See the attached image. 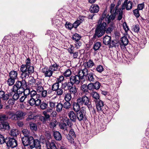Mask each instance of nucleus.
Here are the masks:
<instances>
[{"instance_id":"obj_1","label":"nucleus","mask_w":149,"mask_h":149,"mask_svg":"<svg viewBox=\"0 0 149 149\" xmlns=\"http://www.w3.org/2000/svg\"><path fill=\"white\" fill-rule=\"evenodd\" d=\"M28 89L26 83L25 81H18L16 82L12 88V91L14 93L17 92L21 94L24 91Z\"/></svg>"},{"instance_id":"obj_2","label":"nucleus","mask_w":149,"mask_h":149,"mask_svg":"<svg viewBox=\"0 0 149 149\" xmlns=\"http://www.w3.org/2000/svg\"><path fill=\"white\" fill-rule=\"evenodd\" d=\"M106 26L105 23L97 24L92 39L95 40L97 38H100L103 36L105 33Z\"/></svg>"},{"instance_id":"obj_3","label":"nucleus","mask_w":149,"mask_h":149,"mask_svg":"<svg viewBox=\"0 0 149 149\" xmlns=\"http://www.w3.org/2000/svg\"><path fill=\"white\" fill-rule=\"evenodd\" d=\"M107 11H104L103 12L101 18L98 20L97 22V24H102L103 23H105L106 26H107V23L105 22H103L102 21L104 19L105 21L107 23L109 24L111 21H113L116 18V15L115 13L111 14L110 15L109 14H108L106 15Z\"/></svg>"},{"instance_id":"obj_4","label":"nucleus","mask_w":149,"mask_h":149,"mask_svg":"<svg viewBox=\"0 0 149 149\" xmlns=\"http://www.w3.org/2000/svg\"><path fill=\"white\" fill-rule=\"evenodd\" d=\"M94 102H95L96 109L98 111L102 112L104 113V112L107 111L108 109V107L104 104L103 102L100 100H94Z\"/></svg>"},{"instance_id":"obj_5","label":"nucleus","mask_w":149,"mask_h":149,"mask_svg":"<svg viewBox=\"0 0 149 149\" xmlns=\"http://www.w3.org/2000/svg\"><path fill=\"white\" fill-rule=\"evenodd\" d=\"M51 112H52L51 109H47L46 110L42 112V114L44 116H40L39 117V120L43 124H45L47 121L50 120L51 119L50 113Z\"/></svg>"},{"instance_id":"obj_6","label":"nucleus","mask_w":149,"mask_h":149,"mask_svg":"<svg viewBox=\"0 0 149 149\" xmlns=\"http://www.w3.org/2000/svg\"><path fill=\"white\" fill-rule=\"evenodd\" d=\"M81 105L83 104L86 106L89 109L92 108V105L90 102V99L85 95H83L82 97L78 98Z\"/></svg>"},{"instance_id":"obj_7","label":"nucleus","mask_w":149,"mask_h":149,"mask_svg":"<svg viewBox=\"0 0 149 149\" xmlns=\"http://www.w3.org/2000/svg\"><path fill=\"white\" fill-rule=\"evenodd\" d=\"M76 112L77 119L80 122L84 121L86 120L85 110L83 109H81L80 111Z\"/></svg>"},{"instance_id":"obj_8","label":"nucleus","mask_w":149,"mask_h":149,"mask_svg":"<svg viewBox=\"0 0 149 149\" xmlns=\"http://www.w3.org/2000/svg\"><path fill=\"white\" fill-rule=\"evenodd\" d=\"M120 1H118L117 2V5L115 8V10L114 13H115V15L116 14L117 15L118 14L117 19L119 20H121L122 19L123 17V10H122L121 8H118V7L120 5Z\"/></svg>"},{"instance_id":"obj_9","label":"nucleus","mask_w":149,"mask_h":149,"mask_svg":"<svg viewBox=\"0 0 149 149\" xmlns=\"http://www.w3.org/2000/svg\"><path fill=\"white\" fill-rule=\"evenodd\" d=\"M26 65H22L20 69L21 71L22 72L21 76L23 79H26L28 75L27 72L28 71V68L26 65L28 64V58L26 59Z\"/></svg>"},{"instance_id":"obj_10","label":"nucleus","mask_w":149,"mask_h":149,"mask_svg":"<svg viewBox=\"0 0 149 149\" xmlns=\"http://www.w3.org/2000/svg\"><path fill=\"white\" fill-rule=\"evenodd\" d=\"M26 115V112H23L21 111H18L15 113V117L13 118L14 120H22L24 118V116Z\"/></svg>"},{"instance_id":"obj_11","label":"nucleus","mask_w":149,"mask_h":149,"mask_svg":"<svg viewBox=\"0 0 149 149\" xmlns=\"http://www.w3.org/2000/svg\"><path fill=\"white\" fill-rule=\"evenodd\" d=\"M41 72L44 74L45 77H50L52 76L53 72L50 68L46 67L41 70Z\"/></svg>"},{"instance_id":"obj_12","label":"nucleus","mask_w":149,"mask_h":149,"mask_svg":"<svg viewBox=\"0 0 149 149\" xmlns=\"http://www.w3.org/2000/svg\"><path fill=\"white\" fill-rule=\"evenodd\" d=\"M6 144L8 147L14 148L17 146V143L16 140L15 139L11 138H9Z\"/></svg>"},{"instance_id":"obj_13","label":"nucleus","mask_w":149,"mask_h":149,"mask_svg":"<svg viewBox=\"0 0 149 149\" xmlns=\"http://www.w3.org/2000/svg\"><path fill=\"white\" fill-rule=\"evenodd\" d=\"M80 105H81V104L78 98L76 102H73L72 103V106L73 110L75 112L80 111Z\"/></svg>"},{"instance_id":"obj_14","label":"nucleus","mask_w":149,"mask_h":149,"mask_svg":"<svg viewBox=\"0 0 149 149\" xmlns=\"http://www.w3.org/2000/svg\"><path fill=\"white\" fill-rule=\"evenodd\" d=\"M90 87L91 88V91H93L95 90H98L101 86L100 83L98 81H96L94 83L91 82L90 83Z\"/></svg>"},{"instance_id":"obj_15","label":"nucleus","mask_w":149,"mask_h":149,"mask_svg":"<svg viewBox=\"0 0 149 149\" xmlns=\"http://www.w3.org/2000/svg\"><path fill=\"white\" fill-rule=\"evenodd\" d=\"M10 128L8 122L0 121V130H8Z\"/></svg>"},{"instance_id":"obj_16","label":"nucleus","mask_w":149,"mask_h":149,"mask_svg":"<svg viewBox=\"0 0 149 149\" xmlns=\"http://www.w3.org/2000/svg\"><path fill=\"white\" fill-rule=\"evenodd\" d=\"M111 103L113 107L116 110H118L119 107L118 98L116 97L113 98L111 100Z\"/></svg>"},{"instance_id":"obj_17","label":"nucleus","mask_w":149,"mask_h":149,"mask_svg":"<svg viewBox=\"0 0 149 149\" xmlns=\"http://www.w3.org/2000/svg\"><path fill=\"white\" fill-rule=\"evenodd\" d=\"M90 84H88L87 85L86 84H83L81 86V89L84 93H89V91H91V89L90 87Z\"/></svg>"},{"instance_id":"obj_18","label":"nucleus","mask_w":149,"mask_h":149,"mask_svg":"<svg viewBox=\"0 0 149 149\" xmlns=\"http://www.w3.org/2000/svg\"><path fill=\"white\" fill-rule=\"evenodd\" d=\"M95 77H96V76L92 72H90L89 74H87L85 77L86 80L90 82H93L95 81Z\"/></svg>"},{"instance_id":"obj_19","label":"nucleus","mask_w":149,"mask_h":149,"mask_svg":"<svg viewBox=\"0 0 149 149\" xmlns=\"http://www.w3.org/2000/svg\"><path fill=\"white\" fill-rule=\"evenodd\" d=\"M69 80L72 85L75 84L77 85L79 84L80 81L79 79L76 78V77H74V76L73 75L70 76Z\"/></svg>"},{"instance_id":"obj_20","label":"nucleus","mask_w":149,"mask_h":149,"mask_svg":"<svg viewBox=\"0 0 149 149\" xmlns=\"http://www.w3.org/2000/svg\"><path fill=\"white\" fill-rule=\"evenodd\" d=\"M68 116L71 120L74 122H76L77 119L76 112L75 113L73 111H70L68 113Z\"/></svg>"},{"instance_id":"obj_21","label":"nucleus","mask_w":149,"mask_h":149,"mask_svg":"<svg viewBox=\"0 0 149 149\" xmlns=\"http://www.w3.org/2000/svg\"><path fill=\"white\" fill-rule=\"evenodd\" d=\"M46 144L47 149H57L54 141H52L51 142L48 141Z\"/></svg>"},{"instance_id":"obj_22","label":"nucleus","mask_w":149,"mask_h":149,"mask_svg":"<svg viewBox=\"0 0 149 149\" xmlns=\"http://www.w3.org/2000/svg\"><path fill=\"white\" fill-rule=\"evenodd\" d=\"M72 85L69 80L68 81H64L62 83L61 86L62 88L65 90L66 89L68 90L71 87V86Z\"/></svg>"},{"instance_id":"obj_23","label":"nucleus","mask_w":149,"mask_h":149,"mask_svg":"<svg viewBox=\"0 0 149 149\" xmlns=\"http://www.w3.org/2000/svg\"><path fill=\"white\" fill-rule=\"evenodd\" d=\"M33 145L30 146V148L32 149L35 147L36 149H41L40 142L38 139H35Z\"/></svg>"},{"instance_id":"obj_24","label":"nucleus","mask_w":149,"mask_h":149,"mask_svg":"<svg viewBox=\"0 0 149 149\" xmlns=\"http://www.w3.org/2000/svg\"><path fill=\"white\" fill-rule=\"evenodd\" d=\"M99 10V7L98 5L92 4L90 9V12L91 13H97Z\"/></svg>"},{"instance_id":"obj_25","label":"nucleus","mask_w":149,"mask_h":149,"mask_svg":"<svg viewBox=\"0 0 149 149\" xmlns=\"http://www.w3.org/2000/svg\"><path fill=\"white\" fill-rule=\"evenodd\" d=\"M111 40V37L108 35H106L103 38V42L105 45H108L110 44Z\"/></svg>"},{"instance_id":"obj_26","label":"nucleus","mask_w":149,"mask_h":149,"mask_svg":"<svg viewBox=\"0 0 149 149\" xmlns=\"http://www.w3.org/2000/svg\"><path fill=\"white\" fill-rule=\"evenodd\" d=\"M133 2L130 1H128V3L125 5V6L123 7L122 6L121 9L122 10L125 9V8L127 10H129L131 9L132 7Z\"/></svg>"},{"instance_id":"obj_27","label":"nucleus","mask_w":149,"mask_h":149,"mask_svg":"<svg viewBox=\"0 0 149 149\" xmlns=\"http://www.w3.org/2000/svg\"><path fill=\"white\" fill-rule=\"evenodd\" d=\"M17 72L14 70L11 71L9 73L10 77L15 80L17 78Z\"/></svg>"},{"instance_id":"obj_28","label":"nucleus","mask_w":149,"mask_h":149,"mask_svg":"<svg viewBox=\"0 0 149 149\" xmlns=\"http://www.w3.org/2000/svg\"><path fill=\"white\" fill-rule=\"evenodd\" d=\"M53 136L55 139L60 141L62 139V136L60 133L58 131H55L54 132Z\"/></svg>"},{"instance_id":"obj_29","label":"nucleus","mask_w":149,"mask_h":149,"mask_svg":"<svg viewBox=\"0 0 149 149\" xmlns=\"http://www.w3.org/2000/svg\"><path fill=\"white\" fill-rule=\"evenodd\" d=\"M85 66L88 68H91L94 65L95 63L91 59L89 60L87 62L84 63Z\"/></svg>"},{"instance_id":"obj_30","label":"nucleus","mask_w":149,"mask_h":149,"mask_svg":"<svg viewBox=\"0 0 149 149\" xmlns=\"http://www.w3.org/2000/svg\"><path fill=\"white\" fill-rule=\"evenodd\" d=\"M68 90H69V93L74 95H76L77 92V88L74 85L71 86Z\"/></svg>"},{"instance_id":"obj_31","label":"nucleus","mask_w":149,"mask_h":149,"mask_svg":"<svg viewBox=\"0 0 149 149\" xmlns=\"http://www.w3.org/2000/svg\"><path fill=\"white\" fill-rule=\"evenodd\" d=\"M59 67V65L57 64L56 63H55L53 64H51L49 67L51 70L53 72L54 71H57Z\"/></svg>"},{"instance_id":"obj_32","label":"nucleus","mask_w":149,"mask_h":149,"mask_svg":"<svg viewBox=\"0 0 149 149\" xmlns=\"http://www.w3.org/2000/svg\"><path fill=\"white\" fill-rule=\"evenodd\" d=\"M30 128L32 131L36 132L37 130V126L36 124L32 122L29 123Z\"/></svg>"},{"instance_id":"obj_33","label":"nucleus","mask_w":149,"mask_h":149,"mask_svg":"<svg viewBox=\"0 0 149 149\" xmlns=\"http://www.w3.org/2000/svg\"><path fill=\"white\" fill-rule=\"evenodd\" d=\"M57 104L56 105V111L58 112H60L62 111V109L63 108V104L61 102H57Z\"/></svg>"},{"instance_id":"obj_34","label":"nucleus","mask_w":149,"mask_h":149,"mask_svg":"<svg viewBox=\"0 0 149 149\" xmlns=\"http://www.w3.org/2000/svg\"><path fill=\"white\" fill-rule=\"evenodd\" d=\"M19 132L17 129H13L11 130L10 134L11 136L13 137L17 136L19 134Z\"/></svg>"},{"instance_id":"obj_35","label":"nucleus","mask_w":149,"mask_h":149,"mask_svg":"<svg viewBox=\"0 0 149 149\" xmlns=\"http://www.w3.org/2000/svg\"><path fill=\"white\" fill-rule=\"evenodd\" d=\"M120 41L122 45L124 46L127 45L129 43V40L125 36L121 38Z\"/></svg>"},{"instance_id":"obj_36","label":"nucleus","mask_w":149,"mask_h":149,"mask_svg":"<svg viewBox=\"0 0 149 149\" xmlns=\"http://www.w3.org/2000/svg\"><path fill=\"white\" fill-rule=\"evenodd\" d=\"M91 96L93 98V101L94 100H100V95L98 93L95 92H92L91 94Z\"/></svg>"},{"instance_id":"obj_37","label":"nucleus","mask_w":149,"mask_h":149,"mask_svg":"<svg viewBox=\"0 0 149 149\" xmlns=\"http://www.w3.org/2000/svg\"><path fill=\"white\" fill-rule=\"evenodd\" d=\"M6 115L8 117L10 116L9 118V119H11L12 120H14L13 118L14 117H15V113L14 111H7L6 112Z\"/></svg>"},{"instance_id":"obj_38","label":"nucleus","mask_w":149,"mask_h":149,"mask_svg":"<svg viewBox=\"0 0 149 149\" xmlns=\"http://www.w3.org/2000/svg\"><path fill=\"white\" fill-rule=\"evenodd\" d=\"M101 46V43L99 42H97L95 43L93 48L95 51L99 50Z\"/></svg>"},{"instance_id":"obj_39","label":"nucleus","mask_w":149,"mask_h":149,"mask_svg":"<svg viewBox=\"0 0 149 149\" xmlns=\"http://www.w3.org/2000/svg\"><path fill=\"white\" fill-rule=\"evenodd\" d=\"M35 82L36 80L34 79L33 77L31 76H29V85H33L35 84Z\"/></svg>"},{"instance_id":"obj_40","label":"nucleus","mask_w":149,"mask_h":149,"mask_svg":"<svg viewBox=\"0 0 149 149\" xmlns=\"http://www.w3.org/2000/svg\"><path fill=\"white\" fill-rule=\"evenodd\" d=\"M48 102H45L44 101L42 102L40 106V109L42 110H44L46 109H48Z\"/></svg>"},{"instance_id":"obj_41","label":"nucleus","mask_w":149,"mask_h":149,"mask_svg":"<svg viewBox=\"0 0 149 149\" xmlns=\"http://www.w3.org/2000/svg\"><path fill=\"white\" fill-rule=\"evenodd\" d=\"M63 108L66 110L69 109L71 107V104L68 101H65L63 104Z\"/></svg>"},{"instance_id":"obj_42","label":"nucleus","mask_w":149,"mask_h":149,"mask_svg":"<svg viewBox=\"0 0 149 149\" xmlns=\"http://www.w3.org/2000/svg\"><path fill=\"white\" fill-rule=\"evenodd\" d=\"M36 94L37 92L36 91L33 90H31V89L29 88V96L31 98H33Z\"/></svg>"},{"instance_id":"obj_43","label":"nucleus","mask_w":149,"mask_h":149,"mask_svg":"<svg viewBox=\"0 0 149 149\" xmlns=\"http://www.w3.org/2000/svg\"><path fill=\"white\" fill-rule=\"evenodd\" d=\"M38 117V116L36 115L34 113H29V120H36Z\"/></svg>"},{"instance_id":"obj_44","label":"nucleus","mask_w":149,"mask_h":149,"mask_svg":"<svg viewBox=\"0 0 149 149\" xmlns=\"http://www.w3.org/2000/svg\"><path fill=\"white\" fill-rule=\"evenodd\" d=\"M81 38V37L79 34L77 33H75L73 35L72 39L73 40L75 41L79 40Z\"/></svg>"},{"instance_id":"obj_45","label":"nucleus","mask_w":149,"mask_h":149,"mask_svg":"<svg viewBox=\"0 0 149 149\" xmlns=\"http://www.w3.org/2000/svg\"><path fill=\"white\" fill-rule=\"evenodd\" d=\"M118 43L116 40H111V42H110V44L109 45V47L110 48L111 47H116V46H118Z\"/></svg>"},{"instance_id":"obj_46","label":"nucleus","mask_w":149,"mask_h":149,"mask_svg":"<svg viewBox=\"0 0 149 149\" xmlns=\"http://www.w3.org/2000/svg\"><path fill=\"white\" fill-rule=\"evenodd\" d=\"M30 59L29 58V74H31L34 72V68L33 66L30 65Z\"/></svg>"},{"instance_id":"obj_47","label":"nucleus","mask_w":149,"mask_h":149,"mask_svg":"<svg viewBox=\"0 0 149 149\" xmlns=\"http://www.w3.org/2000/svg\"><path fill=\"white\" fill-rule=\"evenodd\" d=\"M22 141L25 147L28 146V137H23L22 138Z\"/></svg>"},{"instance_id":"obj_48","label":"nucleus","mask_w":149,"mask_h":149,"mask_svg":"<svg viewBox=\"0 0 149 149\" xmlns=\"http://www.w3.org/2000/svg\"><path fill=\"white\" fill-rule=\"evenodd\" d=\"M15 81V79L10 77L6 81L7 83L9 86H11L14 84Z\"/></svg>"},{"instance_id":"obj_49","label":"nucleus","mask_w":149,"mask_h":149,"mask_svg":"<svg viewBox=\"0 0 149 149\" xmlns=\"http://www.w3.org/2000/svg\"><path fill=\"white\" fill-rule=\"evenodd\" d=\"M71 94L70 93H68L65 95L64 99L65 101L70 102L72 98Z\"/></svg>"},{"instance_id":"obj_50","label":"nucleus","mask_w":149,"mask_h":149,"mask_svg":"<svg viewBox=\"0 0 149 149\" xmlns=\"http://www.w3.org/2000/svg\"><path fill=\"white\" fill-rule=\"evenodd\" d=\"M8 118V117L6 115L4 114L0 115V121L5 122L4 120H7Z\"/></svg>"},{"instance_id":"obj_51","label":"nucleus","mask_w":149,"mask_h":149,"mask_svg":"<svg viewBox=\"0 0 149 149\" xmlns=\"http://www.w3.org/2000/svg\"><path fill=\"white\" fill-rule=\"evenodd\" d=\"M59 87V84L56 82V83L54 84L52 86V90L53 91H56Z\"/></svg>"},{"instance_id":"obj_52","label":"nucleus","mask_w":149,"mask_h":149,"mask_svg":"<svg viewBox=\"0 0 149 149\" xmlns=\"http://www.w3.org/2000/svg\"><path fill=\"white\" fill-rule=\"evenodd\" d=\"M57 123V122L56 120H52V121L50 122L49 124L50 128H54L56 126Z\"/></svg>"},{"instance_id":"obj_53","label":"nucleus","mask_w":149,"mask_h":149,"mask_svg":"<svg viewBox=\"0 0 149 149\" xmlns=\"http://www.w3.org/2000/svg\"><path fill=\"white\" fill-rule=\"evenodd\" d=\"M74 77H76V78H77V79H79V80H80V81L81 80L84 79L83 76L81 75V71L80 70H79L77 74L74 76Z\"/></svg>"},{"instance_id":"obj_54","label":"nucleus","mask_w":149,"mask_h":149,"mask_svg":"<svg viewBox=\"0 0 149 149\" xmlns=\"http://www.w3.org/2000/svg\"><path fill=\"white\" fill-rule=\"evenodd\" d=\"M71 71L70 69L67 70L63 73V74L65 77H68L70 76Z\"/></svg>"},{"instance_id":"obj_55","label":"nucleus","mask_w":149,"mask_h":149,"mask_svg":"<svg viewBox=\"0 0 149 149\" xmlns=\"http://www.w3.org/2000/svg\"><path fill=\"white\" fill-rule=\"evenodd\" d=\"M65 26L66 28L70 30H71L73 28L72 24L68 22H66Z\"/></svg>"},{"instance_id":"obj_56","label":"nucleus","mask_w":149,"mask_h":149,"mask_svg":"<svg viewBox=\"0 0 149 149\" xmlns=\"http://www.w3.org/2000/svg\"><path fill=\"white\" fill-rule=\"evenodd\" d=\"M35 140V139H34L33 137L31 136L29 137V146L30 147V146L33 145Z\"/></svg>"},{"instance_id":"obj_57","label":"nucleus","mask_w":149,"mask_h":149,"mask_svg":"<svg viewBox=\"0 0 149 149\" xmlns=\"http://www.w3.org/2000/svg\"><path fill=\"white\" fill-rule=\"evenodd\" d=\"M87 68H86L81 70V74H83L82 76H83V78L84 79V77H86V75L87 74H89L88 70L87 69Z\"/></svg>"},{"instance_id":"obj_58","label":"nucleus","mask_w":149,"mask_h":149,"mask_svg":"<svg viewBox=\"0 0 149 149\" xmlns=\"http://www.w3.org/2000/svg\"><path fill=\"white\" fill-rule=\"evenodd\" d=\"M63 88H62L61 86L60 88H59L58 90L56 91V95L58 96L62 95L63 92Z\"/></svg>"},{"instance_id":"obj_59","label":"nucleus","mask_w":149,"mask_h":149,"mask_svg":"<svg viewBox=\"0 0 149 149\" xmlns=\"http://www.w3.org/2000/svg\"><path fill=\"white\" fill-rule=\"evenodd\" d=\"M114 28L113 27H109L107 28H106V29H105V32L108 34H111V32L112 31Z\"/></svg>"},{"instance_id":"obj_60","label":"nucleus","mask_w":149,"mask_h":149,"mask_svg":"<svg viewBox=\"0 0 149 149\" xmlns=\"http://www.w3.org/2000/svg\"><path fill=\"white\" fill-rule=\"evenodd\" d=\"M104 68L102 66L99 65L97 66L96 68V70L98 72L101 73L104 71Z\"/></svg>"},{"instance_id":"obj_61","label":"nucleus","mask_w":149,"mask_h":149,"mask_svg":"<svg viewBox=\"0 0 149 149\" xmlns=\"http://www.w3.org/2000/svg\"><path fill=\"white\" fill-rule=\"evenodd\" d=\"M67 138L68 140L71 143H74V140L73 139L74 137L68 134L67 136Z\"/></svg>"},{"instance_id":"obj_62","label":"nucleus","mask_w":149,"mask_h":149,"mask_svg":"<svg viewBox=\"0 0 149 149\" xmlns=\"http://www.w3.org/2000/svg\"><path fill=\"white\" fill-rule=\"evenodd\" d=\"M85 17L82 16L81 15H79V17L77 20L80 24H81L83 22V21H84V18Z\"/></svg>"},{"instance_id":"obj_63","label":"nucleus","mask_w":149,"mask_h":149,"mask_svg":"<svg viewBox=\"0 0 149 149\" xmlns=\"http://www.w3.org/2000/svg\"><path fill=\"white\" fill-rule=\"evenodd\" d=\"M60 128L62 130H66L67 128L66 124L65 123H62L59 125Z\"/></svg>"},{"instance_id":"obj_64","label":"nucleus","mask_w":149,"mask_h":149,"mask_svg":"<svg viewBox=\"0 0 149 149\" xmlns=\"http://www.w3.org/2000/svg\"><path fill=\"white\" fill-rule=\"evenodd\" d=\"M139 10L137 8L133 10V13L135 16L137 18L139 17L140 16L139 13Z\"/></svg>"}]
</instances>
